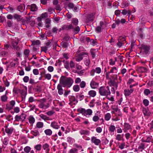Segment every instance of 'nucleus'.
Here are the masks:
<instances>
[{
  "mask_svg": "<svg viewBox=\"0 0 153 153\" xmlns=\"http://www.w3.org/2000/svg\"><path fill=\"white\" fill-rule=\"evenodd\" d=\"M88 95L90 97H94L96 95V92L95 91L91 90L88 92Z\"/></svg>",
  "mask_w": 153,
  "mask_h": 153,
  "instance_id": "nucleus-17",
  "label": "nucleus"
},
{
  "mask_svg": "<svg viewBox=\"0 0 153 153\" xmlns=\"http://www.w3.org/2000/svg\"><path fill=\"white\" fill-rule=\"evenodd\" d=\"M140 49L141 52L145 54L148 53L150 49L149 47V46L144 45H141Z\"/></svg>",
  "mask_w": 153,
  "mask_h": 153,
  "instance_id": "nucleus-5",
  "label": "nucleus"
},
{
  "mask_svg": "<svg viewBox=\"0 0 153 153\" xmlns=\"http://www.w3.org/2000/svg\"><path fill=\"white\" fill-rule=\"evenodd\" d=\"M31 149V148L30 147L27 146L24 148V151L26 153H28L30 152Z\"/></svg>",
  "mask_w": 153,
  "mask_h": 153,
  "instance_id": "nucleus-37",
  "label": "nucleus"
},
{
  "mask_svg": "<svg viewBox=\"0 0 153 153\" xmlns=\"http://www.w3.org/2000/svg\"><path fill=\"white\" fill-rule=\"evenodd\" d=\"M14 111L16 113H18L20 111V108L18 107H16L14 108Z\"/></svg>",
  "mask_w": 153,
  "mask_h": 153,
  "instance_id": "nucleus-57",
  "label": "nucleus"
},
{
  "mask_svg": "<svg viewBox=\"0 0 153 153\" xmlns=\"http://www.w3.org/2000/svg\"><path fill=\"white\" fill-rule=\"evenodd\" d=\"M30 50L28 49H25L24 52V53L26 56L28 57L29 55Z\"/></svg>",
  "mask_w": 153,
  "mask_h": 153,
  "instance_id": "nucleus-40",
  "label": "nucleus"
},
{
  "mask_svg": "<svg viewBox=\"0 0 153 153\" xmlns=\"http://www.w3.org/2000/svg\"><path fill=\"white\" fill-rule=\"evenodd\" d=\"M99 93L101 96H107L110 95L111 92L109 87L108 86L100 87L99 89Z\"/></svg>",
  "mask_w": 153,
  "mask_h": 153,
  "instance_id": "nucleus-2",
  "label": "nucleus"
},
{
  "mask_svg": "<svg viewBox=\"0 0 153 153\" xmlns=\"http://www.w3.org/2000/svg\"><path fill=\"white\" fill-rule=\"evenodd\" d=\"M114 111L117 113H118V114L116 113L115 114L118 116H120L121 115V113L120 111V110L118 108H116L114 109Z\"/></svg>",
  "mask_w": 153,
  "mask_h": 153,
  "instance_id": "nucleus-49",
  "label": "nucleus"
},
{
  "mask_svg": "<svg viewBox=\"0 0 153 153\" xmlns=\"http://www.w3.org/2000/svg\"><path fill=\"white\" fill-rule=\"evenodd\" d=\"M38 9L36 5L35 4H33L31 5L30 10L32 11H35Z\"/></svg>",
  "mask_w": 153,
  "mask_h": 153,
  "instance_id": "nucleus-25",
  "label": "nucleus"
},
{
  "mask_svg": "<svg viewBox=\"0 0 153 153\" xmlns=\"http://www.w3.org/2000/svg\"><path fill=\"white\" fill-rule=\"evenodd\" d=\"M74 31L76 33H77L80 30V28L78 26L77 27L75 28H74Z\"/></svg>",
  "mask_w": 153,
  "mask_h": 153,
  "instance_id": "nucleus-62",
  "label": "nucleus"
},
{
  "mask_svg": "<svg viewBox=\"0 0 153 153\" xmlns=\"http://www.w3.org/2000/svg\"><path fill=\"white\" fill-rule=\"evenodd\" d=\"M99 119V118L97 116H94L93 117V120L94 122L98 121Z\"/></svg>",
  "mask_w": 153,
  "mask_h": 153,
  "instance_id": "nucleus-60",
  "label": "nucleus"
},
{
  "mask_svg": "<svg viewBox=\"0 0 153 153\" xmlns=\"http://www.w3.org/2000/svg\"><path fill=\"white\" fill-rule=\"evenodd\" d=\"M73 89L75 91H78L80 90L79 85H74L73 87Z\"/></svg>",
  "mask_w": 153,
  "mask_h": 153,
  "instance_id": "nucleus-35",
  "label": "nucleus"
},
{
  "mask_svg": "<svg viewBox=\"0 0 153 153\" xmlns=\"http://www.w3.org/2000/svg\"><path fill=\"white\" fill-rule=\"evenodd\" d=\"M20 117L21 121H23L26 118V115L22 113L20 115Z\"/></svg>",
  "mask_w": 153,
  "mask_h": 153,
  "instance_id": "nucleus-48",
  "label": "nucleus"
},
{
  "mask_svg": "<svg viewBox=\"0 0 153 153\" xmlns=\"http://www.w3.org/2000/svg\"><path fill=\"white\" fill-rule=\"evenodd\" d=\"M7 97L6 96V94L3 95L1 97V100L3 102H5L7 100Z\"/></svg>",
  "mask_w": 153,
  "mask_h": 153,
  "instance_id": "nucleus-39",
  "label": "nucleus"
},
{
  "mask_svg": "<svg viewBox=\"0 0 153 153\" xmlns=\"http://www.w3.org/2000/svg\"><path fill=\"white\" fill-rule=\"evenodd\" d=\"M78 21L76 19H74L71 20V23L73 25L76 26L78 24Z\"/></svg>",
  "mask_w": 153,
  "mask_h": 153,
  "instance_id": "nucleus-34",
  "label": "nucleus"
},
{
  "mask_svg": "<svg viewBox=\"0 0 153 153\" xmlns=\"http://www.w3.org/2000/svg\"><path fill=\"white\" fill-rule=\"evenodd\" d=\"M45 78L48 80H50L51 78V75L49 74H45L44 75Z\"/></svg>",
  "mask_w": 153,
  "mask_h": 153,
  "instance_id": "nucleus-44",
  "label": "nucleus"
},
{
  "mask_svg": "<svg viewBox=\"0 0 153 153\" xmlns=\"http://www.w3.org/2000/svg\"><path fill=\"white\" fill-rule=\"evenodd\" d=\"M101 72V68L99 67H97L96 68L95 70L93 69L92 70L91 72V75L93 76L95 72L99 74Z\"/></svg>",
  "mask_w": 153,
  "mask_h": 153,
  "instance_id": "nucleus-15",
  "label": "nucleus"
},
{
  "mask_svg": "<svg viewBox=\"0 0 153 153\" xmlns=\"http://www.w3.org/2000/svg\"><path fill=\"white\" fill-rule=\"evenodd\" d=\"M77 149L76 148L71 149L69 151V153H76L77 152Z\"/></svg>",
  "mask_w": 153,
  "mask_h": 153,
  "instance_id": "nucleus-61",
  "label": "nucleus"
},
{
  "mask_svg": "<svg viewBox=\"0 0 153 153\" xmlns=\"http://www.w3.org/2000/svg\"><path fill=\"white\" fill-rule=\"evenodd\" d=\"M90 52L92 55V57L93 58L95 57V50L93 49H91Z\"/></svg>",
  "mask_w": 153,
  "mask_h": 153,
  "instance_id": "nucleus-45",
  "label": "nucleus"
},
{
  "mask_svg": "<svg viewBox=\"0 0 153 153\" xmlns=\"http://www.w3.org/2000/svg\"><path fill=\"white\" fill-rule=\"evenodd\" d=\"M95 13H93L88 15V19L89 21H93L94 18Z\"/></svg>",
  "mask_w": 153,
  "mask_h": 153,
  "instance_id": "nucleus-19",
  "label": "nucleus"
},
{
  "mask_svg": "<svg viewBox=\"0 0 153 153\" xmlns=\"http://www.w3.org/2000/svg\"><path fill=\"white\" fill-rule=\"evenodd\" d=\"M90 85L91 88L93 89H96L99 87V83L92 80L91 82Z\"/></svg>",
  "mask_w": 153,
  "mask_h": 153,
  "instance_id": "nucleus-10",
  "label": "nucleus"
},
{
  "mask_svg": "<svg viewBox=\"0 0 153 153\" xmlns=\"http://www.w3.org/2000/svg\"><path fill=\"white\" fill-rule=\"evenodd\" d=\"M145 148V144L143 143H141L138 147V149L141 152Z\"/></svg>",
  "mask_w": 153,
  "mask_h": 153,
  "instance_id": "nucleus-23",
  "label": "nucleus"
},
{
  "mask_svg": "<svg viewBox=\"0 0 153 153\" xmlns=\"http://www.w3.org/2000/svg\"><path fill=\"white\" fill-rule=\"evenodd\" d=\"M62 84L60 83L58 84L57 86V89L58 90V93L60 95H62L63 93V90L62 88Z\"/></svg>",
  "mask_w": 153,
  "mask_h": 153,
  "instance_id": "nucleus-13",
  "label": "nucleus"
},
{
  "mask_svg": "<svg viewBox=\"0 0 153 153\" xmlns=\"http://www.w3.org/2000/svg\"><path fill=\"white\" fill-rule=\"evenodd\" d=\"M111 117V114L109 113H108L105 114V119L106 120H109Z\"/></svg>",
  "mask_w": 153,
  "mask_h": 153,
  "instance_id": "nucleus-36",
  "label": "nucleus"
},
{
  "mask_svg": "<svg viewBox=\"0 0 153 153\" xmlns=\"http://www.w3.org/2000/svg\"><path fill=\"white\" fill-rule=\"evenodd\" d=\"M13 131V128H8L7 127H6L5 129V131L6 132V133L8 134H11Z\"/></svg>",
  "mask_w": 153,
  "mask_h": 153,
  "instance_id": "nucleus-26",
  "label": "nucleus"
},
{
  "mask_svg": "<svg viewBox=\"0 0 153 153\" xmlns=\"http://www.w3.org/2000/svg\"><path fill=\"white\" fill-rule=\"evenodd\" d=\"M43 123L42 122H39L37 123L36 126L38 128H41L43 127Z\"/></svg>",
  "mask_w": 153,
  "mask_h": 153,
  "instance_id": "nucleus-31",
  "label": "nucleus"
},
{
  "mask_svg": "<svg viewBox=\"0 0 153 153\" xmlns=\"http://www.w3.org/2000/svg\"><path fill=\"white\" fill-rule=\"evenodd\" d=\"M131 126L127 123H125L124 124V128L123 130L125 132H127L128 130L131 129Z\"/></svg>",
  "mask_w": 153,
  "mask_h": 153,
  "instance_id": "nucleus-11",
  "label": "nucleus"
},
{
  "mask_svg": "<svg viewBox=\"0 0 153 153\" xmlns=\"http://www.w3.org/2000/svg\"><path fill=\"white\" fill-rule=\"evenodd\" d=\"M44 132L45 134L48 136L51 135L52 133V131L50 129H47L45 130Z\"/></svg>",
  "mask_w": 153,
  "mask_h": 153,
  "instance_id": "nucleus-28",
  "label": "nucleus"
},
{
  "mask_svg": "<svg viewBox=\"0 0 153 153\" xmlns=\"http://www.w3.org/2000/svg\"><path fill=\"white\" fill-rule=\"evenodd\" d=\"M51 126L53 128L56 129H58L59 127V126L58 125L57 123L55 122H52L51 124Z\"/></svg>",
  "mask_w": 153,
  "mask_h": 153,
  "instance_id": "nucleus-20",
  "label": "nucleus"
},
{
  "mask_svg": "<svg viewBox=\"0 0 153 153\" xmlns=\"http://www.w3.org/2000/svg\"><path fill=\"white\" fill-rule=\"evenodd\" d=\"M133 89H131L130 90L128 89L125 90H124V94L126 96H129L133 91Z\"/></svg>",
  "mask_w": 153,
  "mask_h": 153,
  "instance_id": "nucleus-18",
  "label": "nucleus"
},
{
  "mask_svg": "<svg viewBox=\"0 0 153 153\" xmlns=\"http://www.w3.org/2000/svg\"><path fill=\"white\" fill-rule=\"evenodd\" d=\"M118 41H120L121 42L123 43L124 44L126 42L125 36H120L118 39Z\"/></svg>",
  "mask_w": 153,
  "mask_h": 153,
  "instance_id": "nucleus-27",
  "label": "nucleus"
},
{
  "mask_svg": "<svg viewBox=\"0 0 153 153\" xmlns=\"http://www.w3.org/2000/svg\"><path fill=\"white\" fill-rule=\"evenodd\" d=\"M29 123L31 124H33L35 122V119L32 116H30L28 118Z\"/></svg>",
  "mask_w": 153,
  "mask_h": 153,
  "instance_id": "nucleus-22",
  "label": "nucleus"
},
{
  "mask_svg": "<svg viewBox=\"0 0 153 153\" xmlns=\"http://www.w3.org/2000/svg\"><path fill=\"white\" fill-rule=\"evenodd\" d=\"M14 18L18 20H20L21 19V16L17 14H15L13 16Z\"/></svg>",
  "mask_w": 153,
  "mask_h": 153,
  "instance_id": "nucleus-42",
  "label": "nucleus"
},
{
  "mask_svg": "<svg viewBox=\"0 0 153 153\" xmlns=\"http://www.w3.org/2000/svg\"><path fill=\"white\" fill-rule=\"evenodd\" d=\"M16 104L14 100H12L10 101L9 103L7 104L6 105V109L8 110L12 109Z\"/></svg>",
  "mask_w": 153,
  "mask_h": 153,
  "instance_id": "nucleus-4",
  "label": "nucleus"
},
{
  "mask_svg": "<svg viewBox=\"0 0 153 153\" xmlns=\"http://www.w3.org/2000/svg\"><path fill=\"white\" fill-rule=\"evenodd\" d=\"M115 129V127L114 126L111 125L109 128V130L111 132H113Z\"/></svg>",
  "mask_w": 153,
  "mask_h": 153,
  "instance_id": "nucleus-46",
  "label": "nucleus"
},
{
  "mask_svg": "<svg viewBox=\"0 0 153 153\" xmlns=\"http://www.w3.org/2000/svg\"><path fill=\"white\" fill-rule=\"evenodd\" d=\"M143 103L145 106H147L149 105V101L147 99H144L143 100Z\"/></svg>",
  "mask_w": 153,
  "mask_h": 153,
  "instance_id": "nucleus-59",
  "label": "nucleus"
},
{
  "mask_svg": "<svg viewBox=\"0 0 153 153\" xmlns=\"http://www.w3.org/2000/svg\"><path fill=\"white\" fill-rule=\"evenodd\" d=\"M124 45V43L121 42L120 41H118V42L117 43V45L119 48L121 47Z\"/></svg>",
  "mask_w": 153,
  "mask_h": 153,
  "instance_id": "nucleus-54",
  "label": "nucleus"
},
{
  "mask_svg": "<svg viewBox=\"0 0 153 153\" xmlns=\"http://www.w3.org/2000/svg\"><path fill=\"white\" fill-rule=\"evenodd\" d=\"M79 133L81 135H88L89 131L86 130L82 129L79 131Z\"/></svg>",
  "mask_w": 153,
  "mask_h": 153,
  "instance_id": "nucleus-24",
  "label": "nucleus"
},
{
  "mask_svg": "<svg viewBox=\"0 0 153 153\" xmlns=\"http://www.w3.org/2000/svg\"><path fill=\"white\" fill-rule=\"evenodd\" d=\"M147 71V68L143 67H139L137 69V71L140 73L146 72Z\"/></svg>",
  "mask_w": 153,
  "mask_h": 153,
  "instance_id": "nucleus-12",
  "label": "nucleus"
},
{
  "mask_svg": "<svg viewBox=\"0 0 153 153\" xmlns=\"http://www.w3.org/2000/svg\"><path fill=\"white\" fill-rule=\"evenodd\" d=\"M32 44L34 45H39L40 44V41L39 40L33 41L32 42Z\"/></svg>",
  "mask_w": 153,
  "mask_h": 153,
  "instance_id": "nucleus-51",
  "label": "nucleus"
},
{
  "mask_svg": "<svg viewBox=\"0 0 153 153\" xmlns=\"http://www.w3.org/2000/svg\"><path fill=\"white\" fill-rule=\"evenodd\" d=\"M69 101L70 102L69 103L70 104L71 103L75 102L74 104H76L78 102V100L76 99L75 97L74 96H69Z\"/></svg>",
  "mask_w": 153,
  "mask_h": 153,
  "instance_id": "nucleus-16",
  "label": "nucleus"
},
{
  "mask_svg": "<svg viewBox=\"0 0 153 153\" xmlns=\"http://www.w3.org/2000/svg\"><path fill=\"white\" fill-rule=\"evenodd\" d=\"M91 141L92 143L97 146L99 145L101 142V140L100 139H97L96 137L94 136L91 137Z\"/></svg>",
  "mask_w": 153,
  "mask_h": 153,
  "instance_id": "nucleus-8",
  "label": "nucleus"
},
{
  "mask_svg": "<svg viewBox=\"0 0 153 153\" xmlns=\"http://www.w3.org/2000/svg\"><path fill=\"white\" fill-rule=\"evenodd\" d=\"M117 79L116 78H114L113 79H110L109 82H108V84L110 86H114L116 89H117L118 86V84L117 82Z\"/></svg>",
  "mask_w": 153,
  "mask_h": 153,
  "instance_id": "nucleus-7",
  "label": "nucleus"
},
{
  "mask_svg": "<svg viewBox=\"0 0 153 153\" xmlns=\"http://www.w3.org/2000/svg\"><path fill=\"white\" fill-rule=\"evenodd\" d=\"M40 117L42 119L44 120L45 121L46 120H50L49 117H47L46 115L43 114H41L40 115Z\"/></svg>",
  "mask_w": 153,
  "mask_h": 153,
  "instance_id": "nucleus-33",
  "label": "nucleus"
},
{
  "mask_svg": "<svg viewBox=\"0 0 153 153\" xmlns=\"http://www.w3.org/2000/svg\"><path fill=\"white\" fill-rule=\"evenodd\" d=\"M86 111V110L84 108H79L77 109V111L79 112L82 113V114L85 116Z\"/></svg>",
  "mask_w": 153,
  "mask_h": 153,
  "instance_id": "nucleus-29",
  "label": "nucleus"
},
{
  "mask_svg": "<svg viewBox=\"0 0 153 153\" xmlns=\"http://www.w3.org/2000/svg\"><path fill=\"white\" fill-rule=\"evenodd\" d=\"M60 45L62 48H67L69 45V44L66 42H62L61 43Z\"/></svg>",
  "mask_w": 153,
  "mask_h": 153,
  "instance_id": "nucleus-21",
  "label": "nucleus"
},
{
  "mask_svg": "<svg viewBox=\"0 0 153 153\" xmlns=\"http://www.w3.org/2000/svg\"><path fill=\"white\" fill-rule=\"evenodd\" d=\"M41 17L42 19L45 18L47 17V13L46 12L42 13L41 16Z\"/></svg>",
  "mask_w": 153,
  "mask_h": 153,
  "instance_id": "nucleus-55",
  "label": "nucleus"
},
{
  "mask_svg": "<svg viewBox=\"0 0 153 153\" xmlns=\"http://www.w3.org/2000/svg\"><path fill=\"white\" fill-rule=\"evenodd\" d=\"M49 145L48 143H45L43 144L42 146V147L44 150L47 149V150L48 152H49Z\"/></svg>",
  "mask_w": 153,
  "mask_h": 153,
  "instance_id": "nucleus-32",
  "label": "nucleus"
},
{
  "mask_svg": "<svg viewBox=\"0 0 153 153\" xmlns=\"http://www.w3.org/2000/svg\"><path fill=\"white\" fill-rule=\"evenodd\" d=\"M48 48L47 47L45 46L42 47H41V51H43L45 53H46L48 50Z\"/></svg>",
  "mask_w": 153,
  "mask_h": 153,
  "instance_id": "nucleus-53",
  "label": "nucleus"
},
{
  "mask_svg": "<svg viewBox=\"0 0 153 153\" xmlns=\"http://www.w3.org/2000/svg\"><path fill=\"white\" fill-rule=\"evenodd\" d=\"M73 82V80L71 78L67 77L64 76H62L59 80V83L64 87H67L70 88Z\"/></svg>",
  "mask_w": 153,
  "mask_h": 153,
  "instance_id": "nucleus-1",
  "label": "nucleus"
},
{
  "mask_svg": "<svg viewBox=\"0 0 153 153\" xmlns=\"http://www.w3.org/2000/svg\"><path fill=\"white\" fill-rule=\"evenodd\" d=\"M46 47H47V48H49L51 45V42L50 41H48L47 42L45 43V44Z\"/></svg>",
  "mask_w": 153,
  "mask_h": 153,
  "instance_id": "nucleus-56",
  "label": "nucleus"
},
{
  "mask_svg": "<svg viewBox=\"0 0 153 153\" xmlns=\"http://www.w3.org/2000/svg\"><path fill=\"white\" fill-rule=\"evenodd\" d=\"M102 30V27L100 26H98L96 28V30L97 33L100 32Z\"/></svg>",
  "mask_w": 153,
  "mask_h": 153,
  "instance_id": "nucleus-64",
  "label": "nucleus"
},
{
  "mask_svg": "<svg viewBox=\"0 0 153 153\" xmlns=\"http://www.w3.org/2000/svg\"><path fill=\"white\" fill-rule=\"evenodd\" d=\"M31 134L35 136H36L39 135V133L38 131H31Z\"/></svg>",
  "mask_w": 153,
  "mask_h": 153,
  "instance_id": "nucleus-41",
  "label": "nucleus"
},
{
  "mask_svg": "<svg viewBox=\"0 0 153 153\" xmlns=\"http://www.w3.org/2000/svg\"><path fill=\"white\" fill-rule=\"evenodd\" d=\"M41 144H38L36 145L34 147V148L38 151H39L41 150Z\"/></svg>",
  "mask_w": 153,
  "mask_h": 153,
  "instance_id": "nucleus-47",
  "label": "nucleus"
},
{
  "mask_svg": "<svg viewBox=\"0 0 153 153\" xmlns=\"http://www.w3.org/2000/svg\"><path fill=\"white\" fill-rule=\"evenodd\" d=\"M150 91L149 89H146L144 91V94L146 95H148L149 94H150Z\"/></svg>",
  "mask_w": 153,
  "mask_h": 153,
  "instance_id": "nucleus-63",
  "label": "nucleus"
},
{
  "mask_svg": "<svg viewBox=\"0 0 153 153\" xmlns=\"http://www.w3.org/2000/svg\"><path fill=\"white\" fill-rule=\"evenodd\" d=\"M15 121H19L21 120L20 116H19L18 115L15 116Z\"/></svg>",
  "mask_w": 153,
  "mask_h": 153,
  "instance_id": "nucleus-52",
  "label": "nucleus"
},
{
  "mask_svg": "<svg viewBox=\"0 0 153 153\" xmlns=\"http://www.w3.org/2000/svg\"><path fill=\"white\" fill-rule=\"evenodd\" d=\"M142 111L144 114L145 116H148L151 114V112L149 111L148 108H143Z\"/></svg>",
  "mask_w": 153,
  "mask_h": 153,
  "instance_id": "nucleus-14",
  "label": "nucleus"
},
{
  "mask_svg": "<svg viewBox=\"0 0 153 153\" xmlns=\"http://www.w3.org/2000/svg\"><path fill=\"white\" fill-rule=\"evenodd\" d=\"M86 83L84 81H82L79 84V86L81 88H84L86 86Z\"/></svg>",
  "mask_w": 153,
  "mask_h": 153,
  "instance_id": "nucleus-38",
  "label": "nucleus"
},
{
  "mask_svg": "<svg viewBox=\"0 0 153 153\" xmlns=\"http://www.w3.org/2000/svg\"><path fill=\"white\" fill-rule=\"evenodd\" d=\"M46 100L45 98H43L39 100H37V101L40 102L39 105V108L43 109H46L49 107V105L48 103L45 104Z\"/></svg>",
  "mask_w": 153,
  "mask_h": 153,
  "instance_id": "nucleus-3",
  "label": "nucleus"
},
{
  "mask_svg": "<svg viewBox=\"0 0 153 153\" xmlns=\"http://www.w3.org/2000/svg\"><path fill=\"white\" fill-rule=\"evenodd\" d=\"M81 80L80 78L77 77L75 79V82L76 84H78L81 82Z\"/></svg>",
  "mask_w": 153,
  "mask_h": 153,
  "instance_id": "nucleus-58",
  "label": "nucleus"
},
{
  "mask_svg": "<svg viewBox=\"0 0 153 153\" xmlns=\"http://www.w3.org/2000/svg\"><path fill=\"white\" fill-rule=\"evenodd\" d=\"M86 112L85 116L87 115H91L92 113V110L90 109L87 110Z\"/></svg>",
  "mask_w": 153,
  "mask_h": 153,
  "instance_id": "nucleus-43",
  "label": "nucleus"
},
{
  "mask_svg": "<svg viewBox=\"0 0 153 153\" xmlns=\"http://www.w3.org/2000/svg\"><path fill=\"white\" fill-rule=\"evenodd\" d=\"M18 42L13 40L12 41L11 44L14 49L19 51L20 50V48L17 45Z\"/></svg>",
  "mask_w": 153,
  "mask_h": 153,
  "instance_id": "nucleus-9",
  "label": "nucleus"
},
{
  "mask_svg": "<svg viewBox=\"0 0 153 153\" xmlns=\"http://www.w3.org/2000/svg\"><path fill=\"white\" fill-rule=\"evenodd\" d=\"M64 66L67 69H69V63L68 61L65 62V63L64 64Z\"/></svg>",
  "mask_w": 153,
  "mask_h": 153,
  "instance_id": "nucleus-50",
  "label": "nucleus"
},
{
  "mask_svg": "<svg viewBox=\"0 0 153 153\" xmlns=\"http://www.w3.org/2000/svg\"><path fill=\"white\" fill-rule=\"evenodd\" d=\"M74 28V27L73 25L71 24H70L69 25H63L59 29V31L61 30H69L71 29Z\"/></svg>",
  "mask_w": 153,
  "mask_h": 153,
  "instance_id": "nucleus-6",
  "label": "nucleus"
},
{
  "mask_svg": "<svg viewBox=\"0 0 153 153\" xmlns=\"http://www.w3.org/2000/svg\"><path fill=\"white\" fill-rule=\"evenodd\" d=\"M90 63V60L88 57L86 58L84 60V63L86 66H88Z\"/></svg>",
  "mask_w": 153,
  "mask_h": 153,
  "instance_id": "nucleus-30",
  "label": "nucleus"
}]
</instances>
